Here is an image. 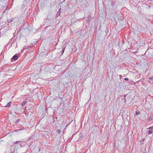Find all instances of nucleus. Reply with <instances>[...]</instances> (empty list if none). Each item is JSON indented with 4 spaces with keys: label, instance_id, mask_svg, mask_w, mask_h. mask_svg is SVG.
<instances>
[{
    "label": "nucleus",
    "instance_id": "nucleus-11",
    "mask_svg": "<svg viewBox=\"0 0 153 153\" xmlns=\"http://www.w3.org/2000/svg\"><path fill=\"white\" fill-rule=\"evenodd\" d=\"M57 131V132H58V133H59L61 131H60V130H59V129H58V131Z\"/></svg>",
    "mask_w": 153,
    "mask_h": 153
},
{
    "label": "nucleus",
    "instance_id": "nucleus-1",
    "mask_svg": "<svg viewBox=\"0 0 153 153\" xmlns=\"http://www.w3.org/2000/svg\"><path fill=\"white\" fill-rule=\"evenodd\" d=\"M18 58V56L16 55H15L12 58L14 60H17Z\"/></svg>",
    "mask_w": 153,
    "mask_h": 153
},
{
    "label": "nucleus",
    "instance_id": "nucleus-13",
    "mask_svg": "<svg viewBox=\"0 0 153 153\" xmlns=\"http://www.w3.org/2000/svg\"><path fill=\"white\" fill-rule=\"evenodd\" d=\"M149 129H152V127H150L149 128Z\"/></svg>",
    "mask_w": 153,
    "mask_h": 153
},
{
    "label": "nucleus",
    "instance_id": "nucleus-9",
    "mask_svg": "<svg viewBox=\"0 0 153 153\" xmlns=\"http://www.w3.org/2000/svg\"><path fill=\"white\" fill-rule=\"evenodd\" d=\"M64 50H65V48L62 49V55L63 54V53L64 52Z\"/></svg>",
    "mask_w": 153,
    "mask_h": 153
},
{
    "label": "nucleus",
    "instance_id": "nucleus-4",
    "mask_svg": "<svg viewBox=\"0 0 153 153\" xmlns=\"http://www.w3.org/2000/svg\"><path fill=\"white\" fill-rule=\"evenodd\" d=\"M153 119V116L150 117L149 119V122H150V121H151Z\"/></svg>",
    "mask_w": 153,
    "mask_h": 153
},
{
    "label": "nucleus",
    "instance_id": "nucleus-15",
    "mask_svg": "<svg viewBox=\"0 0 153 153\" xmlns=\"http://www.w3.org/2000/svg\"><path fill=\"white\" fill-rule=\"evenodd\" d=\"M13 153L12 152H11V153Z\"/></svg>",
    "mask_w": 153,
    "mask_h": 153
},
{
    "label": "nucleus",
    "instance_id": "nucleus-7",
    "mask_svg": "<svg viewBox=\"0 0 153 153\" xmlns=\"http://www.w3.org/2000/svg\"><path fill=\"white\" fill-rule=\"evenodd\" d=\"M149 79L150 80L153 81V76L151 78H149Z\"/></svg>",
    "mask_w": 153,
    "mask_h": 153
},
{
    "label": "nucleus",
    "instance_id": "nucleus-14",
    "mask_svg": "<svg viewBox=\"0 0 153 153\" xmlns=\"http://www.w3.org/2000/svg\"><path fill=\"white\" fill-rule=\"evenodd\" d=\"M19 120H16V123H17L18 121H19Z\"/></svg>",
    "mask_w": 153,
    "mask_h": 153
},
{
    "label": "nucleus",
    "instance_id": "nucleus-12",
    "mask_svg": "<svg viewBox=\"0 0 153 153\" xmlns=\"http://www.w3.org/2000/svg\"><path fill=\"white\" fill-rule=\"evenodd\" d=\"M19 142L16 141V142H15V143L17 144V143H18Z\"/></svg>",
    "mask_w": 153,
    "mask_h": 153
},
{
    "label": "nucleus",
    "instance_id": "nucleus-8",
    "mask_svg": "<svg viewBox=\"0 0 153 153\" xmlns=\"http://www.w3.org/2000/svg\"><path fill=\"white\" fill-rule=\"evenodd\" d=\"M148 132H149V134H151V133H152V131L150 130H149V131H148Z\"/></svg>",
    "mask_w": 153,
    "mask_h": 153
},
{
    "label": "nucleus",
    "instance_id": "nucleus-5",
    "mask_svg": "<svg viewBox=\"0 0 153 153\" xmlns=\"http://www.w3.org/2000/svg\"><path fill=\"white\" fill-rule=\"evenodd\" d=\"M13 20H14L13 18H12L11 19H9L8 21L9 22H12Z\"/></svg>",
    "mask_w": 153,
    "mask_h": 153
},
{
    "label": "nucleus",
    "instance_id": "nucleus-6",
    "mask_svg": "<svg viewBox=\"0 0 153 153\" xmlns=\"http://www.w3.org/2000/svg\"><path fill=\"white\" fill-rule=\"evenodd\" d=\"M140 114V111H136V115H138Z\"/></svg>",
    "mask_w": 153,
    "mask_h": 153
},
{
    "label": "nucleus",
    "instance_id": "nucleus-2",
    "mask_svg": "<svg viewBox=\"0 0 153 153\" xmlns=\"http://www.w3.org/2000/svg\"><path fill=\"white\" fill-rule=\"evenodd\" d=\"M27 103V102L26 101H24L22 103L21 105H22V106H23L25 104Z\"/></svg>",
    "mask_w": 153,
    "mask_h": 153
},
{
    "label": "nucleus",
    "instance_id": "nucleus-3",
    "mask_svg": "<svg viewBox=\"0 0 153 153\" xmlns=\"http://www.w3.org/2000/svg\"><path fill=\"white\" fill-rule=\"evenodd\" d=\"M11 102H9L7 104V105H6V106H5L4 107H9L10 105H11Z\"/></svg>",
    "mask_w": 153,
    "mask_h": 153
},
{
    "label": "nucleus",
    "instance_id": "nucleus-10",
    "mask_svg": "<svg viewBox=\"0 0 153 153\" xmlns=\"http://www.w3.org/2000/svg\"><path fill=\"white\" fill-rule=\"evenodd\" d=\"M124 80L126 81L128 80V78H125L124 79Z\"/></svg>",
    "mask_w": 153,
    "mask_h": 153
}]
</instances>
